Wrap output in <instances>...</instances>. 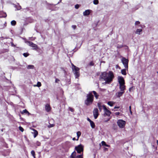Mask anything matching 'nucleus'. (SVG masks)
<instances>
[{
  "label": "nucleus",
  "instance_id": "21",
  "mask_svg": "<svg viewBox=\"0 0 158 158\" xmlns=\"http://www.w3.org/2000/svg\"><path fill=\"white\" fill-rule=\"evenodd\" d=\"M90 123V126L92 128H94L95 127V124L94 122L92 121Z\"/></svg>",
  "mask_w": 158,
  "mask_h": 158
},
{
  "label": "nucleus",
  "instance_id": "3",
  "mask_svg": "<svg viewBox=\"0 0 158 158\" xmlns=\"http://www.w3.org/2000/svg\"><path fill=\"white\" fill-rule=\"evenodd\" d=\"M72 69L73 72L75 75L76 78H78L80 75L79 69L76 67L73 64H72Z\"/></svg>",
  "mask_w": 158,
  "mask_h": 158
},
{
  "label": "nucleus",
  "instance_id": "45",
  "mask_svg": "<svg viewBox=\"0 0 158 158\" xmlns=\"http://www.w3.org/2000/svg\"><path fill=\"white\" fill-rule=\"evenodd\" d=\"M105 146L109 147H110V145L106 144V145H105Z\"/></svg>",
  "mask_w": 158,
  "mask_h": 158
},
{
  "label": "nucleus",
  "instance_id": "18",
  "mask_svg": "<svg viewBox=\"0 0 158 158\" xmlns=\"http://www.w3.org/2000/svg\"><path fill=\"white\" fill-rule=\"evenodd\" d=\"M127 69V70L128 69L126 68L125 69H123L121 70V73L123 75H126V70Z\"/></svg>",
  "mask_w": 158,
  "mask_h": 158
},
{
  "label": "nucleus",
  "instance_id": "4",
  "mask_svg": "<svg viewBox=\"0 0 158 158\" xmlns=\"http://www.w3.org/2000/svg\"><path fill=\"white\" fill-rule=\"evenodd\" d=\"M126 122L122 119L118 120L117 122V124L119 128H123L125 125Z\"/></svg>",
  "mask_w": 158,
  "mask_h": 158
},
{
  "label": "nucleus",
  "instance_id": "26",
  "mask_svg": "<svg viewBox=\"0 0 158 158\" xmlns=\"http://www.w3.org/2000/svg\"><path fill=\"white\" fill-rule=\"evenodd\" d=\"M31 154L33 156L34 158H36L35 157V153L34 151L32 150L31 152Z\"/></svg>",
  "mask_w": 158,
  "mask_h": 158
},
{
  "label": "nucleus",
  "instance_id": "40",
  "mask_svg": "<svg viewBox=\"0 0 158 158\" xmlns=\"http://www.w3.org/2000/svg\"><path fill=\"white\" fill-rule=\"evenodd\" d=\"M59 81V80L58 79H56L55 80V82L56 83L58 82V81Z\"/></svg>",
  "mask_w": 158,
  "mask_h": 158
},
{
  "label": "nucleus",
  "instance_id": "43",
  "mask_svg": "<svg viewBox=\"0 0 158 158\" xmlns=\"http://www.w3.org/2000/svg\"><path fill=\"white\" fill-rule=\"evenodd\" d=\"M119 106H115L114 107V109H116V108H117V109H118L119 108Z\"/></svg>",
  "mask_w": 158,
  "mask_h": 158
},
{
  "label": "nucleus",
  "instance_id": "33",
  "mask_svg": "<svg viewBox=\"0 0 158 158\" xmlns=\"http://www.w3.org/2000/svg\"><path fill=\"white\" fill-rule=\"evenodd\" d=\"M28 55H29L27 53H25L23 54V55L25 57H27L28 56Z\"/></svg>",
  "mask_w": 158,
  "mask_h": 158
},
{
  "label": "nucleus",
  "instance_id": "2",
  "mask_svg": "<svg viewBox=\"0 0 158 158\" xmlns=\"http://www.w3.org/2000/svg\"><path fill=\"white\" fill-rule=\"evenodd\" d=\"M94 100V96L92 92H90L86 95V99L85 101V104L87 106L91 105Z\"/></svg>",
  "mask_w": 158,
  "mask_h": 158
},
{
  "label": "nucleus",
  "instance_id": "30",
  "mask_svg": "<svg viewBox=\"0 0 158 158\" xmlns=\"http://www.w3.org/2000/svg\"><path fill=\"white\" fill-rule=\"evenodd\" d=\"M140 23L139 21H136L135 23V26H137L139 25L140 24Z\"/></svg>",
  "mask_w": 158,
  "mask_h": 158
},
{
  "label": "nucleus",
  "instance_id": "31",
  "mask_svg": "<svg viewBox=\"0 0 158 158\" xmlns=\"http://www.w3.org/2000/svg\"><path fill=\"white\" fill-rule=\"evenodd\" d=\"M54 126V125L53 124H50L48 126V127L49 128L52 127H53Z\"/></svg>",
  "mask_w": 158,
  "mask_h": 158
},
{
  "label": "nucleus",
  "instance_id": "28",
  "mask_svg": "<svg viewBox=\"0 0 158 158\" xmlns=\"http://www.w3.org/2000/svg\"><path fill=\"white\" fill-rule=\"evenodd\" d=\"M93 3L95 5H97L98 3V0H94Z\"/></svg>",
  "mask_w": 158,
  "mask_h": 158
},
{
  "label": "nucleus",
  "instance_id": "9",
  "mask_svg": "<svg viewBox=\"0 0 158 158\" xmlns=\"http://www.w3.org/2000/svg\"><path fill=\"white\" fill-rule=\"evenodd\" d=\"M102 107L104 112V114L107 116H109L111 114L110 111L106 108L105 106L103 105Z\"/></svg>",
  "mask_w": 158,
  "mask_h": 158
},
{
  "label": "nucleus",
  "instance_id": "49",
  "mask_svg": "<svg viewBox=\"0 0 158 158\" xmlns=\"http://www.w3.org/2000/svg\"><path fill=\"white\" fill-rule=\"evenodd\" d=\"M108 149L107 148H104V150H107Z\"/></svg>",
  "mask_w": 158,
  "mask_h": 158
},
{
  "label": "nucleus",
  "instance_id": "20",
  "mask_svg": "<svg viewBox=\"0 0 158 158\" xmlns=\"http://www.w3.org/2000/svg\"><path fill=\"white\" fill-rule=\"evenodd\" d=\"M27 114L28 115H29L30 114V113L26 110H24L21 112V114Z\"/></svg>",
  "mask_w": 158,
  "mask_h": 158
},
{
  "label": "nucleus",
  "instance_id": "16",
  "mask_svg": "<svg viewBox=\"0 0 158 158\" xmlns=\"http://www.w3.org/2000/svg\"><path fill=\"white\" fill-rule=\"evenodd\" d=\"M124 91H121V92H119L116 94L117 97H121L124 93Z\"/></svg>",
  "mask_w": 158,
  "mask_h": 158
},
{
  "label": "nucleus",
  "instance_id": "54",
  "mask_svg": "<svg viewBox=\"0 0 158 158\" xmlns=\"http://www.w3.org/2000/svg\"><path fill=\"white\" fill-rule=\"evenodd\" d=\"M156 142H157V145H158V140H157Z\"/></svg>",
  "mask_w": 158,
  "mask_h": 158
},
{
  "label": "nucleus",
  "instance_id": "8",
  "mask_svg": "<svg viewBox=\"0 0 158 158\" xmlns=\"http://www.w3.org/2000/svg\"><path fill=\"white\" fill-rule=\"evenodd\" d=\"M122 61L125 68L127 69H128V60L126 59L125 58H123L122 59Z\"/></svg>",
  "mask_w": 158,
  "mask_h": 158
},
{
  "label": "nucleus",
  "instance_id": "17",
  "mask_svg": "<svg viewBox=\"0 0 158 158\" xmlns=\"http://www.w3.org/2000/svg\"><path fill=\"white\" fill-rule=\"evenodd\" d=\"M142 31V30L141 29H137L135 33L136 34L140 35V33Z\"/></svg>",
  "mask_w": 158,
  "mask_h": 158
},
{
  "label": "nucleus",
  "instance_id": "34",
  "mask_svg": "<svg viewBox=\"0 0 158 158\" xmlns=\"http://www.w3.org/2000/svg\"><path fill=\"white\" fill-rule=\"evenodd\" d=\"M40 143L38 142V141H37L36 142V145L37 146H40Z\"/></svg>",
  "mask_w": 158,
  "mask_h": 158
},
{
  "label": "nucleus",
  "instance_id": "11",
  "mask_svg": "<svg viewBox=\"0 0 158 158\" xmlns=\"http://www.w3.org/2000/svg\"><path fill=\"white\" fill-rule=\"evenodd\" d=\"M118 81L119 82V85L125 84L124 80L123 78L121 76H118Z\"/></svg>",
  "mask_w": 158,
  "mask_h": 158
},
{
  "label": "nucleus",
  "instance_id": "55",
  "mask_svg": "<svg viewBox=\"0 0 158 158\" xmlns=\"http://www.w3.org/2000/svg\"><path fill=\"white\" fill-rule=\"evenodd\" d=\"M34 87L37 86H36V85H34Z\"/></svg>",
  "mask_w": 158,
  "mask_h": 158
},
{
  "label": "nucleus",
  "instance_id": "6",
  "mask_svg": "<svg viewBox=\"0 0 158 158\" xmlns=\"http://www.w3.org/2000/svg\"><path fill=\"white\" fill-rule=\"evenodd\" d=\"M70 158H83L82 155H77L75 151H74L71 154Z\"/></svg>",
  "mask_w": 158,
  "mask_h": 158
},
{
  "label": "nucleus",
  "instance_id": "10",
  "mask_svg": "<svg viewBox=\"0 0 158 158\" xmlns=\"http://www.w3.org/2000/svg\"><path fill=\"white\" fill-rule=\"evenodd\" d=\"M93 114L94 118L96 119L98 115V110L97 108H95L94 109Z\"/></svg>",
  "mask_w": 158,
  "mask_h": 158
},
{
  "label": "nucleus",
  "instance_id": "35",
  "mask_svg": "<svg viewBox=\"0 0 158 158\" xmlns=\"http://www.w3.org/2000/svg\"><path fill=\"white\" fill-rule=\"evenodd\" d=\"M102 146H105V145H106V143L104 141H102Z\"/></svg>",
  "mask_w": 158,
  "mask_h": 158
},
{
  "label": "nucleus",
  "instance_id": "41",
  "mask_svg": "<svg viewBox=\"0 0 158 158\" xmlns=\"http://www.w3.org/2000/svg\"><path fill=\"white\" fill-rule=\"evenodd\" d=\"M120 114V113L119 112H116L115 113V114L116 115H119Z\"/></svg>",
  "mask_w": 158,
  "mask_h": 158
},
{
  "label": "nucleus",
  "instance_id": "5",
  "mask_svg": "<svg viewBox=\"0 0 158 158\" xmlns=\"http://www.w3.org/2000/svg\"><path fill=\"white\" fill-rule=\"evenodd\" d=\"M75 149L78 153H80L83 151V146L81 144L75 147Z\"/></svg>",
  "mask_w": 158,
  "mask_h": 158
},
{
  "label": "nucleus",
  "instance_id": "1",
  "mask_svg": "<svg viewBox=\"0 0 158 158\" xmlns=\"http://www.w3.org/2000/svg\"><path fill=\"white\" fill-rule=\"evenodd\" d=\"M114 78L113 73L112 71L102 73L100 76V79H103L105 81V83L109 84L112 81Z\"/></svg>",
  "mask_w": 158,
  "mask_h": 158
},
{
  "label": "nucleus",
  "instance_id": "37",
  "mask_svg": "<svg viewBox=\"0 0 158 158\" xmlns=\"http://www.w3.org/2000/svg\"><path fill=\"white\" fill-rule=\"evenodd\" d=\"M79 5L78 4H77L75 5V7L76 9H78L79 7Z\"/></svg>",
  "mask_w": 158,
  "mask_h": 158
},
{
  "label": "nucleus",
  "instance_id": "46",
  "mask_svg": "<svg viewBox=\"0 0 158 158\" xmlns=\"http://www.w3.org/2000/svg\"><path fill=\"white\" fill-rule=\"evenodd\" d=\"M109 120H110V119H108L107 120H105V121L104 122H106L107 121H109Z\"/></svg>",
  "mask_w": 158,
  "mask_h": 158
},
{
  "label": "nucleus",
  "instance_id": "38",
  "mask_svg": "<svg viewBox=\"0 0 158 158\" xmlns=\"http://www.w3.org/2000/svg\"><path fill=\"white\" fill-rule=\"evenodd\" d=\"M69 110H70V111H71L72 112H73L74 111V110H73V109L70 107H69Z\"/></svg>",
  "mask_w": 158,
  "mask_h": 158
},
{
  "label": "nucleus",
  "instance_id": "51",
  "mask_svg": "<svg viewBox=\"0 0 158 158\" xmlns=\"http://www.w3.org/2000/svg\"><path fill=\"white\" fill-rule=\"evenodd\" d=\"M130 112L131 114H132V112L131 111V110H130Z\"/></svg>",
  "mask_w": 158,
  "mask_h": 158
},
{
  "label": "nucleus",
  "instance_id": "23",
  "mask_svg": "<svg viewBox=\"0 0 158 158\" xmlns=\"http://www.w3.org/2000/svg\"><path fill=\"white\" fill-rule=\"evenodd\" d=\"M115 103L114 102H111V101H109V102H108V104L110 106H113V104L114 103Z\"/></svg>",
  "mask_w": 158,
  "mask_h": 158
},
{
  "label": "nucleus",
  "instance_id": "15",
  "mask_svg": "<svg viewBox=\"0 0 158 158\" xmlns=\"http://www.w3.org/2000/svg\"><path fill=\"white\" fill-rule=\"evenodd\" d=\"M98 106L99 109L100 111H101L103 108L102 106V104L101 102H98Z\"/></svg>",
  "mask_w": 158,
  "mask_h": 158
},
{
  "label": "nucleus",
  "instance_id": "50",
  "mask_svg": "<svg viewBox=\"0 0 158 158\" xmlns=\"http://www.w3.org/2000/svg\"><path fill=\"white\" fill-rule=\"evenodd\" d=\"M122 46H118V48H120L121 47H122Z\"/></svg>",
  "mask_w": 158,
  "mask_h": 158
},
{
  "label": "nucleus",
  "instance_id": "32",
  "mask_svg": "<svg viewBox=\"0 0 158 158\" xmlns=\"http://www.w3.org/2000/svg\"><path fill=\"white\" fill-rule=\"evenodd\" d=\"M19 130L21 131L22 132H23L24 131V129H23V127H22L20 126L19 127Z\"/></svg>",
  "mask_w": 158,
  "mask_h": 158
},
{
  "label": "nucleus",
  "instance_id": "25",
  "mask_svg": "<svg viewBox=\"0 0 158 158\" xmlns=\"http://www.w3.org/2000/svg\"><path fill=\"white\" fill-rule=\"evenodd\" d=\"M27 68L28 69H33L34 66L33 65H28L27 66Z\"/></svg>",
  "mask_w": 158,
  "mask_h": 158
},
{
  "label": "nucleus",
  "instance_id": "53",
  "mask_svg": "<svg viewBox=\"0 0 158 158\" xmlns=\"http://www.w3.org/2000/svg\"><path fill=\"white\" fill-rule=\"evenodd\" d=\"M132 88H129V90L130 91V90H131V89H132Z\"/></svg>",
  "mask_w": 158,
  "mask_h": 158
},
{
  "label": "nucleus",
  "instance_id": "52",
  "mask_svg": "<svg viewBox=\"0 0 158 158\" xmlns=\"http://www.w3.org/2000/svg\"><path fill=\"white\" fill-rule=\"evenodd\" d=\"M118 67V65H116V68H117Z\"/></svg>",
  "mask_w": 158,
  "mask_h": 158
},
{
  "label": "nucleus",
  "instance_id": "27",
  "mask_svg": "<svg viewBox=\"0 0 158 158\" xmlns=\"http://www.w3.org/2000/svg\"><path fill=\"white\" fill-rule=\"evenodd\" d=\"M11 24L12 25L15 26L16 24V22L15 20H13L11 21Z\"/></svg>",
  "mask_w": 158,
  "mask_h": 158
},
{
  "label": "nucleus",
  "instance_id": "44",
  "mask_svg": "<svg viewBox=\"0 0 158 158\" xmlns=\"http://www.w3.org/2000/svg\"><path fill=\"white\" fill-rule=\"evenodd\" d=\"M11 44L12 46H13V47L15 46V45H14V44L13 43H11Z\"/></svg>",
  "mask_w": 158,
  "mask_h": 158
},
{
  "label": "nucleus",
  "instance_id": "47",
  "mask_svg": "<svg viewBox=\"0 0 158 158\" xmlns=\"http://www.w3.org/2000/svg\"><path fill=\"white\" fill-rule=\"evenodd\" d=\"M76 140V139L75 138H73V140Z\"/></svg>",
  "mask_w": 158,
  "mask_h": 158
},
{
  "label": "nucleus",
  "instance_id": "29",
  "mask_svg": "<svg viewBox=\"0 0 158 158\" xmlns=\"http://www.w3.org/2000/svg\"><path fill=\"white\" fill-rule=\"evenodd\" d=\"M41 85V83L40 82H38L36 86L38 87H40Z\"/></svg>",
  "mask_w": 158,
  "mask_h": 158
},
{
  "label": "nucleus",
  "instance_id": "12",
  "mask_svg": "<svg viewBox=\"0 0 158 158\" xmlns=\"http://www.w3.org/2000/svg\"><path fill=\"white\" fill-rule=\"evenodd\" d=\"M125 87L124 84L120 85L119 88L121 91H124L125 89Z\"/></svg>",
  "mask_w": 158,
  "mask_h": 158
},
{
  "label": "nucleus",
  "instance_id": "42",
  "mask_svg": "<svg viewBox=\"0 0 158 158\" xmlns=\"http://www.w3.org/2000/svg\"><path fill=\"white\" fill-rule=\"evenodd\" d=\"M87 120L89 121V122H91L92 121L89 118H87Z\"/></svg>",
  "mask_w": 158,
  "mask_h": 158
},
{
  "label": "nucleus",
  "instance_id": "24",
  "mask_svg": "<svg viewBox=\"0 0 158 158\" xmlns=\"http://www.w3.org/2000/svg\"><path fill=\"white\" fill-rule=\"evenodd\" d=\"M77 140H78L79 137L81 136V132L80 131H78L77 132Z\"/></svg>",
  "mask_w": 158,
  "mask_h": 158
},
{
  "label": "nucleus",
  "instance_id": "22",
  "mask_svg": "<svg viewBox=\"0 0 158 158\" xmlns=\"http://www.w3.org/2000/svg\"><path fill=\"white\" fill-rule=\"evenodd\" d=\"M93 92L94 95V96L96 99H97L98 97V95L97 93L94 91H93L91 92Z\"/></svg>",
  "mask_w": 158,
  "mask_h": 158
},
{
  "label": "nucleus",
  "instance_id": "13",
  "mask_svg": "<svg viewBox=\"0 0 158 158\" xmlns=\"http://www.w3.org/2000/svg\"><path fill=\"white\" fill-rule=\"evenodd\" d=\"M90 14V10H85L83 13V14L84 16H87L89 15Z\"/></svg>",
  "mask_w": 158,
  "mask_h": 158
},
{
  "label": "nucleus",
  "instance_id": "39",
  "mask_svg": "<svg viewBox=\"0 0 158 158\" xmlns=\"http://www.w3.org/2000/svg\"><path fill=\"white\" fill-rule=\"evenodd\" d=\"M89 65L90 66H93L94 65V63L92 61H91L89 63Z\"/></svg>",
  "mask_w": 158,
  "mask_h": 158
},
{
  "label": "nucleus",
  "instance_id": "14",
  "mask_svg": "<svg viewBox=\"0 0 158 158\" xmlns=\"http://www.w3.org/2000/svg\"><path fill=\"white\" fill-rule=\"evenodd\" d=\"M51 109L50 106L49 104H46L45 106V110L47 112L50 111Z\"/></svg>",
  "mask_w": 158,
  "mask_h": 158
},
{
  "label": "nucleus",
  "instance_id": "7",
  "mask_svg": "<svg viewBox=\"0 0 158 158\" xmlns=\"http://www.w3.org/2000/svg\"><path fill=\"white\" fill-rule=\"evenodd\" d=\"M27 44L29 46L33 48V49H37V46L36 44H34L31 42L30 41H27L26 42Z\"/></svg>",
  "mask_w": 158,
  "mask_h": 158
},
{
  "label": "nucleus",
  "instance_id": "48",
  "mask_svg": "<svg viewBox=\"0 0 158 158\" xmlns=\"http://www.w3.org/2000/svg\"><path fill=\"white\" fill-rule=\"evenodd\" d=\"M129 110H131V106H130L129 107Z\"/></svg>",
  "mask_w": 158,
  "mask_h": 158
},
{
  "label": "nucleus",
  "instance_id": "36",
  "mask_svg": "<svg viewBox=\"0 0 158 158\" xmlns=\"http://www.w3.org/2000/svg\"><path fill=\"white\" fill-rule=\"evenodd\" d=\"M72 27L74 30L75 29L77 28V26L75 25H73L72 26Z\"/></svg>",
  "mask_w": 158,
  "mask_h": 158
},
{
  "label": "nucleus",
  "instance_id": "19",
  "mask_svg": "<svg viewBox=\"0 0 158 158\" xmlns=\"http://www.w3.org/2000/svg\"><path fill=\"white\" fill-rule=\"evenodd\" d=\"M34 134V138H35L38 135V132L35 129H33Z\"/></svg>",
  "mask_w": 158,
  "mask_h": 158
}]
</instances>
